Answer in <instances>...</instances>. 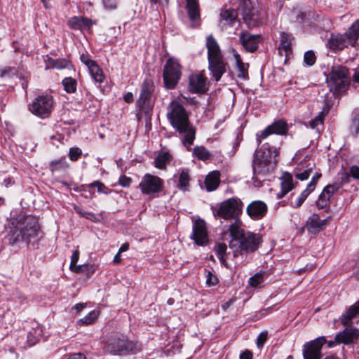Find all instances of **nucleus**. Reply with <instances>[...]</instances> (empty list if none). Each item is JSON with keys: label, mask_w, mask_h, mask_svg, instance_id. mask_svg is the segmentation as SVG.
<instances>
[{"label": "nucleus", "mask_w": 359, "mask_h": 359, "mask_svg": "<svg viewBox=\"0 0 359 359\" xmlns=\"http://www.w3.org/2000/svg\"><path fill=\"white\" fill-rule=\"evenodd\" d=\"M194 155L201 161H206L210 158V154L204 147H195L194 149Z\"/></svg>", "instance_id": "38"}, {"label": "nucleus", "mask_w": 359, "mask_h": 359, "mask_svg": "<svg viewBox=\"0 0 359 359\" xmlns=\"http://www.w3.org/2000/svg\"><path fill=\"white\" fill-rule=\"evenodd\" d=\"M102 2L106 10L113 11L118 7V0H102Z\"/></svg>", "instance_id": "47"}, {"label": "nucleus", "mask_w": 359, "mask_h": 359, "mask_svg": "<svg viewBox=\"0 0 359 359\" xmlns=\"http://www.w3.org/2000/svg\"><path fill=\"white\" fill-rule=\"evenodd\" d=\"M80 59L81 61L88 67V68L96 63L95 61L92 60L87 54H82Z\"/></svg>", "instance_id": "55"}, {"label": "nucleus", "mask_w": 359, "mask_h": 359, "mask_svg": "<svg viewBox=\"0 0 359 359\" xmlns=\"http://www.w3.org/2000/svg\"><path fill=\"white\" fill-rule=\"evenodd\" d=\"M330 218L331 217H328L326 219H320L318 214L313 213L308 218L306 222V226L308 231L313 234L318 233L326 227Z\"/></svg>", "instance_id": "23"}, {"label": "nucleus", "mask_w": 359, "mask_h": 359, "mask_svg": "<svg viewBox=\"0 0 359 359\" xmlns=\"http://www.w3.org/2000/svg\"><path fill=\"white\" fill-rule=\"evenodd\" d=\"M288 127L287 124L281 120L275 121L271 125H269L268 127H266L264 130H263L260 134H257V142L258 144L261 143V140H259V137L262 138H266L269 135L271 134H276V135H285L287 132Z\"/></svg>", "instance_id": "18"}, {"label": "nucleus", "mask_w": 359, "mask_h": 359, "mask_svg": "<svg viewBox=\"0 0 359 359\" xmlns=\"http://www.w3.org/2000/svg\"><path fill=\"white\" fill-rule=\"evenodd\" d=\"M82 154L81 149L79 147L70 148L69 152V157L71 161H76L79 159Z\"/></svg>", "instance_id": "46"}, {"label": "nucleus", "mask_w": 359, "mask_h": 359, "mask_svg": "<svg viewBox=\"0 0 359 359\" xmlns=\"http://www.w3.org/2000/svg\"><path fill=\"white\" fill-rule=\"evenodd\" d=\"M218 283V279L216 276L213 275L211 272L207 274L206 283L208 286H214Z\"/></svg>", "instance_id": "50"}, {"label": "nucleus", "mask_w": 359, "mask_h": 359, "mask_svg": "<svg viewBox=\"0 0 359 359\" xmlns=\"http://www.w3.org/2000/svg\"><path fill=\"white\" fill-rule=\"evenodd\" d=\"M214 215L226 220H232L230 225L241 226L240 215L242 213L243 203L238 198H231L212 208Z\"/></svg>", "instance_id": "6"}, {"label": "nucleus", "mask_w": 359, "mask_h": 359, "mask_svg": "<svg viewBox=\"0 0 359 359\" xmlns=\"http://www.w3.org/2000/svg\"><path fill=\"white\" fill-rule=\"evenodd\" d=\"M131 182V178L126 175H121L118 180L119 184L123 187H128L130 185Z\"/></svg>", "instance_id": "54"}, {"label": "nucleus", "mask_w": 359, "mask_h": 359, "mask_svg": "<svg viewBox=\"0 0 359 359\" xmlns=\"http://www.w3.org/2000/svg\"><path fill=\"white\" fill-rule=\"evenodd\" d=\"M346 327L336 335V340L340 344H349L355 342L359 338V330L352 326Z\"/></svg>", "instance_id": "21"}, {"label": "nucleus", "mask_w": 359, "mask_h": 359, "mask_svg": "<svg viewBox=\"0 0 359 359\" xmlns=\"http://www.w3.org/2000/svg\"><path fill=\"white\" fill-rule=\"evenodd\" d=\"M154 90V85L151 79H145L140 90L139 98L136 101V107L137 113L136 114L138 121L142 118V114L149 115L153 109V103L151 97Z\"/></svg>", "instance_id": "9"}, {"label": "nucleus", "mask_w": 359, "mask_h": 359, "mask_svg": "<svg viewBox=\"0 0 359 359\" xmlns=\"http://www.w3.org/2000/svg\"><path fill=\"white\" fill-rule=\"evenodd\" d=\"M215 253L217 256L218 257L220 262L226 266V250L227 247L226 245L224 243H217L215 245L214 248Z\"/></svg>", "instance_id": "37"}, {"label": "nucleus", "mask_w": 359, "mask_h": 359, "mask_svg": "<svg viewBox=\"0 0 359 359\" xmlns=\"http://www.w3.org/2000/svg\"><path fill=\"white\" fill-rule=\"evenodd\" d=\"M341 187V184L327 185L319 195L316 205L320 209L326 208L330 205L331 197Z\"/></svg>", "instance_id": "17"}, {"label": "nucleus", "mask_w": 359, "mask_h": 359, "mask_svg": "<svg viewBox=\"0 0 359 359\" xmlns=\"http://www.w3.org/2000/svg\"><path fill=\"white\" fill-rule=\"evenodd\" d=\"M62 85L65 91L68 93H74L76 90V81L71 77L64 79L62 81Z\"/></svg>", "instance_id": "40"}, {"label": "nucleus", "mask_w": 359, "mask_h": 359, "mask_svg": "<svg viewBox=\"0 0 359 359\" xmlns=\"http://www.w3.org/2000/svg\"><path fill=\"white\" fill-rule=\"evenodd\" d=\"M219 16L220 20L219 26L222 29H226L228 26H232L235 22H238V25H240V22L238 20V12L236 9L224 8L222 10Z\"/></svg>", "instance_id": "24"}, {"label": "nucleus", "mask_w": 359, "mask_h": 359, "mask_svg": "<svg viewBox=\"0 0 359 359\" xmlns=\"http://www.w3.org/2000/svg\"><path fill=\"white\" fill-rule=\"evenodd\" d=\"M325 343L326 339L324 337H319L306 343L302 350L304 359H320L322 357L321 349Z\"/></svg>", "instance_id": "15"}, {"label": "nucleus", "mask_w": 359, "mask_h": 359, "mask_svg": "<svg viewBox=\"0 0 359 359\" xmlns=\"http://www.w3.org/2000/svg\"><path fill=\"white\" fill-rule=\"evenodd\" d=\"M353 80L355 83L359 84V67L354 69V73L353 75Z\"/></svg>", "instance_id": "62"}, {"label": "nucleus", "mask_w": 359, "mask_h": 359, "mask_svg": "<svg viewBox=\"0 0 359 359\" xmlns=\"http://www.w3.org/2000/svg\"><path fill=\"white\" fill-rule=\"evenodd\" d=\"M329 107L326 106L314 118L309 122L310 127L313 129H316L319 125L323 123L324 118L328 113Z\"/></svg>", "instance_id": "36"}, {"label": "nucleus", "mask_w": 359, "mask_h": 359, "mask_svg": "<svg viewBox=\"0 0 359 359\" xmlns=\"http://www.w3.org/2000/svg\"><path fill=\"white\" fill-rule=\"evenodd\" d=\"M190 177L187 170H183L179 176L177 187L182 191H187L189 186Z\"/></svg>", "instance_id": "34"}, {"label": "nucleus", "mask_w": 359, "mask_h": 359, "mask_svg": "<svg viewBox=\"0 0 359 359\" xmlns=\"http://www.w3.org/2000/svg\"><path fill=\"white\" fill-rule=\"evenodd\" d=\"M182 76L181 65L175 58H169L163 69V81L166 88L173 89Z\"/></svg>", "instance_id": "10"}, {"label": "nucleus", "mask_w": 359, "mask_h": 359, "mask_svg": "<svg viewBox=\"0 0 359 359\" xmlns=\"http://www.w3.org/2000/svg\"><path fill=\"white\" fill-rule=\"evenodd\" d=\"M172 159V155L168 151L160 152L154 159V165L159 169H163Z\"/></svg>", "instance_id": "33"}, {"label": "nucleus", "mask_w": 359, "mask_h": 359, "mask_svg": "<svg viewBox=\"0 0 359 359\" xmlns=\"http://www.w3.org/2000/svg\"><path fill=\"white\" fill-rule=\"evenodd\" d=\"M290 45L291 41L290 34L285 32L281 33L280 48L287 51L288 49H290Z\"/></svg>", "instance_id": "42"}, {"label": "nucleus", "mask_w": 359, "mask_h": 359, "mask_svg": "<svg viewBox=\"0 0 359 359\" xmlns=\"http://www.w3.org/2000/svg\"><path fill=\"white\" fill-rule=\"evenodd\" d=\"M351 131L353 135L359 137V114L353 117Z\"/></svg>", "instance_id": "45"}, {"label": "nucleus", "mask_w": 359, "mask_h": 359, "mask_svg": "<svg viewBox=\"0 0 359 359\" xmlns=\"http://www.w3.org/2000/svg\"><path fill=\"white\" fill-rule=\"evenodd\" d=\"M220 173L219 171H212L209 173L205 180V185L207 191H212L215 190L219 184Z\"/></svg>", "instance_id": "31"}, {"label": "nucleus", "mask_w": 359, "mask_h": 359, "mask_svg": "<svg viewBox=\"0 0 359 359\" xmlns=\"http://www.w3.org/2000/svg\"><path fill=\"white\" fill-rule=\"evenodd\" d=\"M141 350V344L128 340L125 335L119 333L110 335L104 347L105 353L112 355H124L128 353H137Z\"/></svg>", "instance_id": "5"}, {"label": "nucleus", "mask_w": 359, "mask_h": 359, "mask_svg": "<svg viewBox=\"0 0 359 359\" xmlns=\"http://www.w3.org/2000/svg\"><path fill=\"white\" fill-rule=\"evenodd\" d=\"M226 65L224 57L208 60V69L216 81H219L225 73Z\"/></svg>", "instance_id": "25"}, {"label": "nucleus", "mask_w": 359, "mask_h": 359, "mask_svg": "<svg viewBox=\"0 0 359 359\" xmlns=\"http://www.w3.org/2000/svg\"><path fill=\"white\" fill-rule=\"evenodd\" d=\"M67 25L72 29L82 31L90 29L93 22L88 18L74 16L68 20Z\"/></svg>", "instance_id": "27"}, {"label": "nucleus", "mask_w": 359, "mask_h": 359, "mask_svg": "<svg viewBox=\"0 0 359 359\" xmlns=\"http://www.w3.org/2000/svg\"><path fill=\"white\" fill-rule=\"evenodd\" d=\"M240 359H252V353L250 351L245 350L241 353Z\"/></svg>", "instance_id": "57"}, {"label": "nucleus", "mask_w": 359, "mask_h": 359, "mask_svg": "<svg viewBox=\"0 0 359 359\" xmlns=\"http://www.w3.org/2000/svg\"><path fill=\"white\" fill-rule=\"evenodd\" d=\"M167 109V118L171 126L182 136L183 144L191 145L196 132L189 122L185 108L179 102L172 101Z\"/></svg>", "instance_id": "3"}, {"label": "nucleus", "mask_w": 359, "mask_h": 359, "mask_svg": "<svg viewBox=\"0 0 359 359\" xmlns=\"http://www.w3.org/2000/svg\"><path fill=\"white\" fill-rule=\"evenodd\" d=\"M38 341V339L34 337V334L32 332H29L27 335V341L28 343L32 346L34 345Z\"/></svg>", "instance_id": "59"}, {"label": "nucleus", "mask_w": 359, "mask_h": 359, "mask_svg": "<svg viewBox=\"0 0 359 359\" xmlns=\"http://www.w3.org/2000/svg\"><path fill=\"white\" fill-rule=\"evenodd\" d=\"M16 72L15 69L11 67H4L0 69V76H10L15 74Z\"/></svg>", "instance_id": "49"}, {"label": "nucleus", "mask_w": 359, "mask_h": 359, "mask_svg": "<svg viewBox=\"0 0 359 359\" xmlns=\"http://www.w3.org/2000/svg\"><path fill=\"white\" fill-rule=\"evenodd\" d=\"M63 164H64V162L62 160L53 161L51 163L52 170L57 169L58 165H63Z\"/></svg>", "instance_id": "63"}, {"label": "nucleus", "mask_w": 359, "mask_h": 359, "mask_svg": "<svg viewBox=\"0 0 359 359\" xmlns=\"http://www.w3.org/2000/svg\"><path fill=\"white\" fill-rule=\"evenodd\" d=\"M264 281V273H257L249 279V284L252 287L260 286Z\"/></svg>", "instance_id": "41"}, {"label": "nucleus", "mask_w": 359, "mask_h": 359, "mask_svg": "<svg viewBox=\"0 0 359 359\" xmlns=\"http://www.w3.org/2000/svg\"><path fill=\"white\" fill-rule=\"evenodd\" d=\"M316 55L313 51L309 50L305 53L304 57V62L309 65L312 66L316 62Z\"/></svg>", "instance_id": "44"}, {"label": "nucleus", "mask_w": 359, "mask_h": 359, "mask_svg": "<svg viewBox=\"0 0 359 359\" xmlns=\"http://www.w3.org/2000/svg\"><path fill=\"white\" fill-rule=\"evenodd\" d=\"M267 210L266 204L262 201H252L246 208L247 214L254 220L262 219L266 215Z\"/></svg>", "instance_id": "19"}, {"label": "nucleus", "mask_w": 359, "mask_h": 359, "mask_svg": "<svg viewBox=\"0 0 359 359\" xmlns=\"http://www.w3.org/2000/svg\"><path fill=\"white\" fill-rule=\"evenodd\" d=\"M141 192L144 195L155 196L163 189V180L151 174H145L139 184Z\"/></svg>", "instance_id": "13"}, {"label": "nucleus", "mask_w": 359, "mask_h": 359, "mask_svg": "<svg viewBox=\"0 0 359 359\" xmlns=\"http://www.w3.org/2000/svg\"><path fill=\"white\" fill-rule=\"evenodd\" d=\"M129 248V244L128 243H123L119 248L118 250V252L119 253H122L123 252H126L128 250Z\"/></svg>", "instance_id": "64"}, {"label": "nucleus", "mask_w": 359, "mask_h": 359, "mask_svg": "<svg viewBox=\"0 0 359 359\" xmlns=\"http://www.w3.org/2000/svg\"><path fill=\"white\" fill-rule=\"evenodd\" d=\"M53 98L48 95H39L29 104V110L41 118L48 117L53 107Z\"/></svg>", "instance_id": "11"}, {"label": "nucleus", "mask_w": 359, "mask_h": 359, "mask_svg": "<svg viewBox=\"0 0 359 359\" xmlns=\"http://www.w3.org/2000/svg\"><path fill=\"white\" fill-rule=\"evenodd\" d=\"M123 99L126 102L131 103L133 102V94L130 92H128L124 95Z\"/></svg>", "instance_id": "61"}, {"label": "nucleus", "mask_w": 359, "mask_h": 359, "mask_svg": "<svg viewBox=\"0 0 359 359\" xmlns=\"http://www.w3.org/2000/svg\"><path fill=\"white\" fill-rule=\"evenodd\" d=\"M359 39V20H355L344 34H332L328 46L332 50H341L348 46H355Z\"/></svg>", "instance_id": "8"}, {"label": "nucleus", "mask_w": 359, "mask_h": 359, "mask_svg": "<svg viewBox=\"0 0 359 359\" xmlns=\"http://www.w3.org/2000/svg\"><path fill=\"white\" fill-rule=\"evenodd\" d=\"M89 72L92 78L97 83H102L104 81V76L101 68L97 65V63L90 66L88 68Z\"/></svg>", "instance_id": "35"}, {"label": "nucleus", "mask_w": 359, "mask_h": 359, "mask_svg": "<svg viewBox=\"0 0 359 359\" xmlns=\"http://www.w3.org/2000/svg\"><path fill=\"white\" fill-rule=\"evenodd\" d=\"M98 315H99V313L97 311H92L88 315H86L85 317H83V318H81L78 321V323L81 325H90L95 321V320L98 317Z\"/></svg>", "instance_id": "39"}, {"label": "nucleus", "mask_w": 359, "mask_h": 359, "mask_svg": "<svg viewBox=\"0 0 359 359\" xmlns=\"http://www.w3.org/2000/svg\"><path fill=\"white\" fill-rule=\"evenodd\" d=\"M84 266L82 265H76V264H73L72 266L70 265V269L71 271L76 272V273H80L83 271Z\"/></svg>", "instance_id": "60"}, {"label": "nucleus", "mask_w": 359, "mask_h": 359, "mask_svg": "<svg viewBox=\"0 0 359 359\" xmlns=\"http://www.w3.org/2000/svg\"><path fill=\"white\" fill-rule=\"evenodd\" d=\"M238 6L242 11L243 19L248 27H255L262 23V13L252 6L250 0H238Z\"/></svg>", "instance_id": "12"}, {"label": "nucleus", "mask_w": 359, "mask_h": 359, "mask_svg": "<svg viewBox=\"0 0 359 359\" xmlns=\"http://www.w3.org/2000/svg\"><path fill=\"white\" fill-rule=\"evenodd\" d=\"M321 173H315L311 179V181L308 184L306 189H304L301 193L300 196L294 202L292 203L293 208H298L303 204L309 194L315 190L318 181L321 177Z\"/></svg>", "instance_id": "22"}, {"label": "nucleus", "mask_w": 359, "mask_h": 359, "mask_svg": "<svg viewBox=\"0 0 359 359\" xmlns=\"http://www.w3.org/2000/svg\"><path fill=\"white\" fill-rule=\"evenodd\" d=\"M69 65V62L67 60H57L53 62V66L57 69H63Z\"/></svg>", "instance_id": "53"}, {"label": "nucleus", "mask_w": 359, "mask_h": 359, "mask_svg": "<svg viewBox=\"0 0 359 359\" xmlns=\"http://www.w3.org/2000/svg\"><path fill=\"white\" fill-rule=\"evenodd\" d=\"M209 89L207 77L203 72L192 74L189 77L188 90L191 93L204 94Z\"/></svg>", "instance_id": "14"}, {"label": "nucleus", "mask_w": 359, "mask_h": 359, "mask_svg": "<svg viewBox=\"0 0 359 359\" xmlns=\"http://www.w3.org/2000/svg\"><path fill=\"white\" fill-rule=\"evenodd\" d=\"M281 191L277 194L278 198H283L289 191L294 188L292 176L288 173L285 172L281 177L280 183Z\"/></svg>", "instance_id": "28"}, {"label": "nucleus", "mask_w": 359, "mask_h": 359, "mask_svg": "<svg viewBox=\"0 0 359 359\" xmlns=\"http://www.w3.org/2000/svg\"><path fill=\"white\" fill-rule=\"evenodd\" d=\"M89 187H97V191L100 193L108 194L109 189L104 186V184L99 181H95L88 185Z\"/></svg>", "instance_id": "48"}, {"label": "nucleus", "mask_w": 359, "mask_h": 359, "mask_svg": "<svg viewBox=\"0 0 359 359\" xmlns=\"http://www.w3.org/2000/svg\"><path fill=\"white\" fill-rule=\"evenodd\" d=\"M278 155L276 148L270 147L269 144H264L263 149L257 150L252 164L253 178L271 172L276 168Z\"/></svg>", "instance_id": "4"}, {"label": "nucleus", "mask_w": 359, "mask_h": 359, "mask_svg": "<svg viewBox=\"0 0 359 359\" xmlns=\"http://www.w3.org/2000/svg\"><path fill=\"white\" fill-rule=\"evenodd\" d=\"M351 177V173L349 172H342L341 173L340 182H336L334 184H341V187L344 184H348L350 182V179Z\"/></svg>", "instance_id": "51"}, {"label": "nucleus", "mask_w": 359, "mask_h": 359, "mask_svg": "<svg viewBox=\"0 0 359 359\" xmlns=\"http://www.w3.org/2000/svg\"><path fill=\"white\" fill-rule=\"evenodd\" d=\"M239 40L246 51L253 53L258 48L261 36L260 35L251 34L248 32H243L240 35Z\"/></svg>", "instance_id": "20"}, {"label": "nucleus", "mask_w": 359, "mask_h": 359, "mask_svg": "<svg viewBox=\"0 0 359 359\" xmlns=\"http://www.w3.org/2000/svg\"><path fill=\"white\" fill-rule=\"evenodd\" d=\"M326 82L334 95L345 92L351 83L348 69L341 65L332 67L326 77Z\"/></svg>", "instance_id": "7"}, {"label": "nucleus", "mask_w": 359, "mask_h": 359, "mask_svg": "<svg viewBox=\"0 0 359 359\" xmlns=\"http://www.w3.org/2000/svg\"><path fill=\"white\" fill-rule=\"evenodd\" d=\"M358 313H359V301L350 306L346 313L343 316L341 323L344 325H348Z\"/></svg>", "instance_id": "32"}, {"label": "nucleus", "mask_w": 359, "mask_h": 359, "mask_svg": "<svg viewBox=\"0 0 359 359\" xmlns=\"http://www.w3.org/2000/svg\"><path fill=\"white\" fill-rule=\"evenodd\" d=\"M229 231L231 236L229 247L234 257L255 252L262 242L260 234L245 231L241 226L229 225Z\"/></svg>", "instance_id": "1"}, {"label": "nucleus", "mask_w": 359, "mask_h": 359, "mask_svg": "<svg viewBox=\"0 0 359 359\" xmlns=\"http://www.w3.org/2000/svg\"><path fill=\"white\" fill-rule=\"evenodd\" d=\"M350 173L353 178L359 180V167L353 165L350 168Z\"/></svg>", "instance_id": "56"}, {"label": "nucleus", "mask_w": 359, "mask_h": 359, "mask_svg": "<svg viewBox=\"0 0 359 359\" xmlns=\"http://www.w3.org/2000/svg\"><path fill=\"white\" fill-rule=\"evenodd\" d=\"M205 46L208 50V60L223 57L220 47L212 35H209L206 38Z\"/></svg>", "instance_id": "26"}, {"label": "nucleus", "mask_w": 359, "mask_h": 359, "mask_svg": "<svg viewBox=\"0 0 359 359\" xmlns=\"http://www.w3.org/2000/svg\"><path fill=\"white\" fill-rule=\"evenodd\" d=\"M267 336L268 334L266 332H262L259 334L257 339V345L258 348H262L263 346L267 339Z\"/></svg>", "instance_id": "52"}, {"label": "nucleus", "mask_w": 359, "mask_h": 359, "mask_svg": "<svg viewBox=\"0 0 359 359\" xmlns=\"http://www.w3.org/2000/svg\"><path fill=\"white\" fill-rule=\"evenodd\" d=\"M186 8L188 16L192 22H195L200 18V8L198 0H185Z\"/></svg>", "instance_id": "30"}, {"label": "nucleus", "mask_w": 359, "mask_h": 359, "mask_svg": "<svg viewBox=\"0 0 359 359\" xmlns=\"http://www.w3.org/2000/svg\"><path fill=\"white\" fill-rule=\"evenodd\" d=\"M79 259V252L78 250L74 251L72 257H71V263L70 265H73L76 264Z\"/></svg>", "instance_id": "58"}, {"label": "nucleus", "mask_w": 359, "mask_h": 359, "mask_svg": "<svg viewBox=\"0 0 359 359\" xmlns=\"http://www.w3.org/2000/svg\"><path fill=\"white\" fill-rule=\"evenodd\" d=\"M313 167H314V165H311V164H309L306 169H305L303 171L298 172L295 175L297 179L302 180V181L307 180L309 178V177L310 176Z\"/></svg>", "instance_id": "43"}, {"label": "nucleus", "mask_w": 359, "mask_h": 359, "mask_svg": "<svg viewBox=\"0 0 359 359\" xmlns=\"http://www.w3.org/2000/svg\"><path fill=\"white\" fill-rule=\"evenodd\" d=\"M233 57L236 61L237 76L243 79H247L248 78V64L243 62L241 55L236 51L233 52Z\"/></svg>", "instance_id": "29"}, {"label": "nucleus", "mask_w": 359, "mask_h": 359, "mask_svg": "<svg viewBox=\"0 0 359 359\" xmlns=\"http://www.w3.org/2000/svg\"><path fill=\"white\" fill-rule=\"evenodd\" d=\"M40 234L37 218L32 215H20L16 219V225L8 234V239L11 245L19 242H25L29 244L41 238Z\"/></svg>", "instance_id": "2"}, {"label": "nucleus", "mask_w": 359, "mask_h": 359, "mask_svg": "<svg viewBox=\"0 0 359 359\" xmlns=\"http://www.w3.org/2000/svg\"><path fill=\"white\" fill-rule=\"evenodd\" d=\"M191 238L198 245H205L208 242L206 224L204 220L198 219L193 225Z\"/></svg>", "instance_id": "16"}]
</instances>
